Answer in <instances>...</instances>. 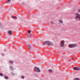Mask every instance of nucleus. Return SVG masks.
Wrapping results in <instances>:
<instances>
[{"instance_id": "10", "label": "nucleus", "mask_w": 80, "mask_h": 80, "mask_svg": "<svg viewBox=\"0 0 80 80\" xmlns=\"http://www.w3.org/2000/svg\"><path fill=\"white\" fill-rule=\"evenodd\" d=\"M28 48H29V49L30 50H31V47L29 45H28Z\"/></svg>"}, {"instance_id": "5", "label": "nucleus", "mask_w": 80, "mask_h": 80, "mask_svg": "<svg viewBox=\"0 0 80 80\" xmlns=\"http://www.w3.org/2000/svg\"><path fill=\"white\" fill-rule=\"evenodd\" d=\"M73 70H80V68L78 67H74Z\"/></svg>"}, {"instance_id": "8", "label": "nucleus", "mask_w": 80, "mask_h": 80, "mask_svg": "<svg viewBox=\"0 0 80 80\" xmlns=\"http://www.w3.org/2000/svg\"><path fill=\"white\" fill-rule=\"evenodd\" d=\"M8 33L9 35H12V31H8Z\"/></svg>"}, {"instance_id": "17", "label": "nucleus", "mask_w": 80, "mask_h": 80, "mask_svg": "<svg viewBox=\"0 0 80 80\" xmlns=\"http://www.w3.org/2000/svg\"><path fill=\"white\" fill-rule=\"evenodd\" d=\"M28 33H31V31L30 30L28 31Z\"/></svg>"}, {"instance_id": "6", "label": "nucleus", "mask_w": 80, "mask_h": 80, "mask_svg": "<svg viewBox=\"0 0 80 80\" xmlns=\"http://www.w3.org/2000/svg\"><path fill=\"white\" fill-rule=\"evenodd\" d=\"M61 47H64V43H63V41H61V45H60Z\"/></svg>"}, {"instance_id": "18", "label": "nucleus", "mask_w": 80, "mask_h": 80, "mask_svg": "<svg viewBox=\"0 0 80 80\" xmlns=\"http://www.w3.org/2000/svg\"><path fill=\"white\" fill-rule=\"evenodd\" d=\"M0 76H3V74H2V73H0Z\"/></svg>"}, {"instance_id": "23", "label": "nucleus", "mask_w": 80, "mask_h": 80, "mask_svg": "<svg viewBox=\"0 0 80 80\" xmlns=\"http://www.w3.org/2000/svg\"><path fill=\"white\" fill-rule=\"evenodd\" d=\"M71 59H72V60H73V58H71Z\"/></svg>"}, {"instance_id": "19", "label": "nucleus", "mask_w": 80, "mask_h": 80, "mask_svg": "<svg viewBox=\"0 0 80 80\" xmlns=\"http://www.w3.org/2000/svg\"><path fill=\"white\" fill-rule=\"evenodd\" d=\"M21 78H22V79H24V77L23 76H22L21 77Z\"/></svg>"}, {"instance_id": "15", "label": "nucleus", "mask_w": 80, "mask_h": 80, "mask_svg": "<svg viewBox=\"0 0 80 80\" xmlns=\"http://www.w3.org/2000/svg\"><path fill=\"white\" fill-rule=\"evenodd\" d=\"M48 72H52V70L51 69H49L48 70Z\"/></svg>"}, {"instance_id": "3", "label": "nucleus", "mask_w": 80, "mask_h": 80, "mask_svg": "<svg viewBox=\"0 0 80 80\" xmlns=\"http://www.w3.org/2000/svg\"><path fill=\"white\" fill-rule=\"evenodd\" d=\"M34 69L36 70V72H40V70L39 69V68L35 67Z\"/></svg>"}, {"instance_id": "21", "label": "nucleus", "mask_w": 80, "mask_h": 80, "mask_svg": "<svg viewBox=\"0 0 80 80\" xmlns=\"http://www.w3.org/2000/svg\"><path fill=\"white\" fill-rule=\"evenodd\" d=\"M51 23L52 24H53V22L52 21H51Z\"/></svg>"}, {"instance_id": "20", "label": "nucleus", "mask_w": 80, "mask_h": 80, "mask_svg": "<svg viewBox=\"0 0 80 80\" xmlns=\"http://www.w3.org/2000/svg\"><path fill=\"white\" fill-rule=\"evenodd\" d=\"M78 12H79L80 13V9H78Z\"/></svg>"}, {"instance_id": "2", "label": "nucleus", "mask_w": 80, "mask_h": 80, "mask_svg": "<svg viewBox=\"0 0 80 80\" xmlns=\"http://www.w3.org/2000/svg\"><path fill=\"white\" fill-rule=\"evenodd\" d=\"M69 47L70 48H73V47H77V45L76 44H69Z\"/></svg>"}, {"instance_id": "7", "label": "nucleus", "mask_w": 80, "mask_h": 80, "mask_svg": "<svg viewBox=\"0 0 80 80\" xmlns=\"http://www.w3.org/2000/svg\"><path fill=\"white\" fill-rule=\"evenodd\" d=\"M59 22L60 23H61V24H63V20H62V19H60L59 21Z\"/></svg>"}, {"instance_id": "12", "label": "nucleus", "mask_w": 80, "mask_h": 80, "mask_svg": "<svg viewBox=\"0 0 80 80\" xmlns=\"http://www.w3.org/2000/svg\"><path fill=\"white\" fill-rule=\"evenodd\" d=\"M4 78L5 79H8V76H5Z\"/></svg>"}, {"instance_id": "24", "label": "nucleus", "mask_w": 80, "mask_h": 80, "mask_svg": "<svg viewBox=\"0 0 80 80\" xmlns=\"http://www.w3.org/2000/svg\"><path fill=\"white\" fill-rule=\"evenodd\" d=\"M3 55V54H2V55Z\"/></svg>"}, {"instance_id": "22", "label": "nucleus", "mask_w": 80, "mask_h": 80, "mask_svg": "<svg viewBox=\"0 0 80 80\" xmlns=\"http://www.w3.org/2000/svg\"><path fill=\"white\" fill-rule=\"evenodd\" d=\"M11 1V0H8V2H10Z\"/></svg>"}, {"instance_id": "1", "label": "nucleus", "mask_w": 80, "mask_h": 80, "mask_svg": "<svg viewBox=\"0 0 80 80\" xmlns=\"http://www.w3.org/2000/svg\"><path fill=\"white\" fill-rule=\"evenodd\" d=\"M46 44L49 45L51 47L53 46V43L50 42L49 41H45L43 43V45H46Z\"/></svg>"}, {"instance_id": "14", "label": "nucleus", "mask_w": 80, "mask_h": 80, "mask_svg": "<svg viewBox=\"0 0 80 80\" xmlns=\"http://www.w3.org/2000/svg\"><path fill=\"white\" fill-rule=\"evenodd\" d=\"M73 80H80L78 78H75Z\"/></svg>"}, {"instance_id": "4", "label": "nucleus", "mask_w": 80, "mask_h": 80, "mask_svg": "<svg viewBox=\"0 0 80 80\" xmlns=\"http://www.w3.org/2000/svg\"><path fill=\"white\" fill-rule=\"evenodd\" d=\"M75 17L76 19H77V18H79L80 19V15L78 13H77L75 14Z\"/></svg>"}, {"instance_id": "9", "label": "nucleus", "mask_w": 80, "mask_h": 80, "mask_svg": "<svg viewBox=\"0 0 80 80\" xmlns=\"http://www.w3.org/2000/svg\"><path fill=\"white\" fill-rule=\"evenodd\" d=\"M13 67L12 66H10V70H13Z\"/></svg>"}, {"instance_id": "16", "label": "nucleus", "mask_w": 80, "mask_h": 80, "mask_svg": "<svg viewBox=\"0 0 80 80\" xmlns=\"http://www.w3.org/2000/svg\"><path fill=\"white\" fill-rule=\"evenodd\" d=\"M12 75H15V73H14L13 72H12L11 73Z\"/></svg>"}, {"instance_id": "13", "label": "nucleus", "mask_w": 80, "mask_h": 80, "mask_svg": "<svg viewBox=\"0 0 80 80\" xmlns=\"http://www.w3.org/2000/svg\"><path fill=\"white\" fill-rule=\"evenodd\" d=\"M12 18H14V19H17V17L16 16H14V17H12Z\"/></svg>"}, {"instance_id": "11", "label": "nucleus", "mask_w": 80, "mask_h": 80, "mask_svg": "<svg viewBox=\"0 0 80 80\" xmlns=\"http://www.w3.org/2000/svg\"><path fill=\"white\" fill-rule=\"evenodd\" d=\"M9 63H11V64H13V62L12 61H9Z\"/></svg>"}]
</instances>
